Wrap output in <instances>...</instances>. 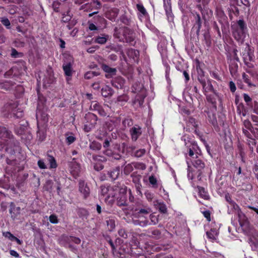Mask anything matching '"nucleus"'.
I'll return each mask as SVG.
<instances>
[{"mask_svg": "<svg viewBox=\"0 0 258 258\" xmlns=\"http://www.w3.org/2000/svg\"><path fill=\"white\" fill-rule=\"evenodd\" d=\"M133 91L137 93L133 103L135 104L137 102H138L139 106L141 107L142 106L144 103V100L146 97L145 89L143 85L140 84H135L133 86Z\"/></svg>", "mask_w": 258, "mask_h": 258, "instance_id": "1", "label": "nucleus"}, {"mask_svg": "<svg viewBox=\"0 0 258 258\" xmlns=\"http://www.w3.org/2000/svg\"><path fill=\"white\" fill-rule=\"evenodd\" d=\"M238 218L239 224L242 231L245 234L249 235L252 230V227L250 226L249 222L244 215H241L240 214L238 213Z\"/></svg>", "mask_w": 258, "mask_h": 258, "instance_id": "2", "label": "nucleus"}, {"mask_svg": "<svg viewBox=\"0 0 258 258\" xmlns=\"http://www.w3.org/2000/svg\"><path fill=\"white\" fill-rule=\"evenodd\" d=\"M122 33L126 42L132 43L134 41L135 33L133 30L127 27H124L122 28Z\"/></svg>", "mask_w": 258, "mask_h": 258, "instance_id": "3", "label": "nucleus"}, {"mask_svg": "<svg viewBox=\"0 0 258 258\" xmlns=\"http://www.w3.org/2000/svg\"><path fill=\"white\" fill-rule=\"evenodd\" d=\"M19 149V142L13 140L7 143L6 151L11 155H14Z\"/></svg>", "mask_w": 258, "mask_h": 258, "instance_id": "4", "label": "nucleus"}, {"mask_svg": "<svg viewBox=\"0 0 258 258\" xmlns=\"http://www.w3.org/2000/svg\"><path fill=\"white\" fill-rule=\"evenodd\" d=\"M79 191L84 195V199L87 198L90 193V190L87 183L83 180H80L79 183Z\"/></svg>", "mask_w": 258, "mask_h": 258, "instance_id": "5", "label": "nucleus"}, {"mask_svg": "<svg viewBox=\"0 0 258 258\" xmlns=\"http://www.w3.org/2000/svg\"><path fill=\"white\" fill-rule=\"evenodd\" d=\"M102 69L107 74L105 75L106 78H110L113 75H115L117 72L115 68H112L105 64H102L101 66Z\"/></svg>", "mask_w": 258, "mask_h": 258, "instance_id": "6", "label": "nucleus"}, {"mask_svg": "<svg viewBox=\"0 0 258 258\" xmlns=\"http://www.w3.org/2000/svg\"><path fill=\"white\" fill-rule=\"evenodd\" d=\"M13 135L6 127L0 126V139H11Z\"/></svg>", "mask_w": 258, "mask_h": 258, "instance_id": "7", "label": "nucleus"}, {"mask_svg": "<svg viewBox=\"0 0 258 258\" xmlns=\"http://www.w3.org/2000/svg\"><path fill=\"white\" fill-rule=\"evenodd\" d=\"M90 109L97 111L98 113L101 115H103L105 114V112L102 106L96 101H93L91 103Z\"/></svg>", "mask_w": 258, "mask_h": 258, "instance_id": "8", "label": "nucleus"}, {"mask_svg": "<svg viewBox=\"0 0 258 258\" xmlns=\"http://www.w3.org/2000/svg\"><path fill=\"white\" fill-rule=\"evenodd\" d=\"M233 35L237 40H243L245 36V30L236 29L233 32Z\"/></svg>", "mask_w": 258, "mask_h": 258, "instance_id": "9", "label": "nucleus"}, {"mask_svg": "<svg viewBox=\"0 0 258 258\" xmlns=\"http://www.w3.org/2000/svg\"><path fill=\"white\" fill-rule=\"evenodd\" d=\"M130 132L132 136V139L134 141H136L139 137L142 134L140 127L137 128L136 127H133L131 129Z\"/></svg>", "mask_w": 258, "mask_h": 258, "instance_id": "10", "label": "nucleus"}, {"mask_svg": "<svg viewBox=\"0 0 258 258\" xmlns=\"http://www.w3.org/2000/svg\"><path fill=\"white\" fill-rule=\"evenodd\" d=\"M62 68L64 72V74L68 77H71L73 74L72 64L71 62L64 63Z\"/></svg>", "mask_w": 258, "mask_h": 258, "instance_id": "11", "label": "nucleus"}, {"mask_svg": "<svg viewBox=\"0 0 258 258\" xmlns=\"http://www.w3.org/2000/svg\"><path fill=\"white\" fill-rule=\"evenodd\" d=\"M86 118L87 120H90V125L91 127H94L96 124L98 118L97 116L92 113H88L86 114Z\"/></svg>", "mask_w": 258, "mask_h": 258, "instance_id": "12", "label": "nucleus"}, {"mask_svg": "<svg viewBox=\"0 0 258 258\" xmlns=\"http://www.w3.org/2000/svg\"><path fill=\"white\" fill-rule=\"evenodd\" d=\"M113 91L108 86H105L101 89V94L104 97H108L112 95Z\"/></svg>", "mask_w": 258, "mask_h": 258, "instance_id": "13", "label": "nucleus"}, {"mask_svg": "<svg viewBox=\"0 0 258 258\" xmlns=\"http://www.w3.org/2000/svg\"><path fill=\"white\" fill-rule=\"evenodd\" d=\"M117 205L119 207L127 206L126 203V197L125 195H121L117 198Z\"/></svg>", "mask_w": 258, "mask_h": 258, "instance_id": "14", "label": "nucleus"}, {"mask_svg": "<svg viewBox=\"0 0 258 258\" xmlns=\"http://www.w3.org/2000/svg\"><path fill=\"white\" fill-rule=\"evenodd\" d=\"M119 173V168L116 167L115 169H113L112 170L108 172V175L109 177L111 178L112 180H115L116 179Z\"/></svg>", "mask_w": 258, "mask_h": 258, "instance_id": "15", "label": "nucleus"}, {"mask_svg": "<svg viewBox=\"0 0 258 258\" xmlns=\"http://www.w3.org/2000/svg\"><path fill=\"white\" fill-rule=\"evenodd\" d=\"M51 152V151H48L47 153V160L49 161L50 164V168H55L57 167V164L56 162V160L55 158L51 155H50L49 153Z\"/></svg>", "mask_w": 258, "mask_h": 258, "instance_id": "16", "label": "nucleus"}, {"mask_svg": "<svg viewBox=\"0 0 258 258\" xmlns=\"http://www.w3.org/2000/svg\"><path fill=\"white\" fill-rule=\"evenodd\" d=\"M77 214L79 217L83 220L86 219L89 215L88 211L83 208H80L78 209Z\"/></svg>", "mask_w": 258, "mask_h": 258, "instance_id": "17", "label": "nucleus"}, {"mask_svg": "<svg viewBox=\"0 0 258 258\" xmlns=\"http://www.w3.org/2000/svg\"><path fill=\"white\" fill-rule=\"evenodd\" d=\"M27 125L28 123L27 122L24 124H20V126L15 128L17 134L19 135H22L24 131L27 128Z\"/></svg>", "mask_w": 258, "mask_h": 258, "instance_id": "18", "label": "nucleus"}, {"mask_svg": "<svg viewBox=\"0 0 258 258\" xmlns=\"http://www.w3.org/2000/svg\"><path fill=\"white\" fill-rule=\"evenodd\" d=\"M107 35H102L101 36H98L96 38L95 41L98 43L103 44L106 43L107 41Z\"/></svg>", "mask_w": 258, "mask_h": 258, "instance_id": "19", "label": "nucleus"}, {"mask_svg": "<svg viewBox=\"0 0 258 258\" xmlns=\"http://www.w3.org/2000/svg\"><path fill=\"white\" fill-rule=\"evenodd\" d=\"M24 113L22 110L18 109L13 111L12 116L16 118H20L23 116Z\"/></svg>", "mask_w": 258, "mask_h": 258, "instance_id": "20", "label": "nucleus"}, {"mask_svg": "<svg viewBox=\"0 0 258 258\" xmlns=\"http://www.w3.org/2000/svg\"><path fill=\"white\" fill-rule=\"evenodd\" d=\"M107 225L109 231H112L115 227V221L113 219H109L106 221Z\"/></svg>", "mask_w": 258, "mask_h": 258, "instance_id": "21", "label": "nucleus"}, {"mask_svg": "<svg viewBox=\"0 0 258 258\" xmlns=\"http://www.w3.org/2000/svg\"><path fill=\"white\" fill-rule=\"evenodd\" d=\"M62 237L64 238L65 240H69L72 242H74V243L76 244H80L81 242V240L80 238L73 237V236H70L69 237L68 236L62 235Z\"/></svg>", "mask_w": 258, "mask_h": 258, "instance_id": "22", "label": "nucleus"}, {"mask_svg": "<svg viewBox=\"0 0 258 258\" xmlns=\"http://www.w3.org/2000/svg\"><path fill=\"white\" fill-rule=\"evenodd\" d=\"M193 165L195 167L199 168L200 169H203L205 167L204 163L200 159L195 160Z\"/></svg>", "mask_w": 258, "mask_h": 258, "instance_id": "23", "label": "nucleus"}, {"mask_svg": "<svg viewBox=\"0 0 258 258\" xmlns=\"http://www.w3.org/2000/svg\"><path fill=\"white\" fill-rule=\"evenodd\" d=\"M10 213L14 215V217H16L18 214H20V207H15V206H11V209L10 210Z\"/></svg>", "mask_w": 258, "mask_h": 258, "instance_id": "24", "label": "nucleus"}, {"mask_svg": "<svg viewBox=\"0 0 258 258\" xmlns=\"http://www.w3.org/2000/svg\"><path fill=\"white\" fill-rule=\"evenodd\" d=\"M136 211H138V214L142 215H147L152 212L151 208L149 207H146L144 209H139L138 210H136Z\"/></svg>", "mask_w": 258, "mask_h": 258, "instance_id": "25", "label": "nucleus"}, {"mask_svg": "<svg viewBox=\"0 0 258 258\" xmlns=\"http://www.w3.org/2000/svg\"><path fill=\"white\" fill-rule=\"evenodd\" d=\"M196 21L195 24L194 25V26L193 27L195 28H198V29H200L202 25V22L201 17L199 14H197L196 17Z\"/></svg>", "mask_w": 258, "mask_h": 258, "instance_id": "26", "label": "nucleus"}, {"mask_svg": "<svg viewBox=\"0 0 258 258\" xmlns=\"http://www.w3.org/2000/svg\"><path fill=\"white\" fill-rule=\"evenodd\" d=\"M204 40L207 46L209 47L211 46V37L208 32H205L204 34Z\"/></svg>", "mask_w": 258, "mask_h": 258, "instance_id": "27", "label": "nucleus"}, {"mask_svg": "<svg viewBox=\"0 0 258 258\" xmlns=\"http://www.w3.org/2000/svg\"><path fill=\"white\" fill-rule=\"evenodd\" d=\"M133 170V167L132 164H128L126 165L123 170L124 173L125 175L129 174Z\"/></svg>", "mask_w": 258, "mask_h": 258, "instance_id": "28", "label": "nucleus"}, {"mask_svg": "<svg viewBox=\"0 0 258 258\" xmlns=\"http://www.w3.org/2000/svg\"><path fill=\"white\" fill-rule=\"evenodd\" d=\"M120 21L125 25H129L131 23V20L125 15H122L120 18Z\"/></svg>", "mask_w": 258, "mask_h": 258, "instance_id": "29", "label": "nucleus"}, {"mask_svg": "<svg viewBox=\"0 0 258 258\" xmlns=\"http://www.w3.org/2000/svg\"><path fill=\"white\" fill-rule=\"evenodd\" d=\"M2 23L6 27L7 29L11 28V23L9 20L6 17L2 18L1 20Z\"/></svg>", "mask_w": 258, "mask_h": 258, "instance_id": "30", "label": "nucleus"}, {"mask_svg": "<svg viewBox=\"0 0 258 258\" xmlns=\"http://www.w3.org/2000/svg\"><path fill=\"white\" fill-rule=\"evenodd\" d=\"M69 133H66V136L67 137V143L70 145L76 140V138L73 136H69Z\"/></svg>", "mask_w": 258, "mask_h": 258, "instance_id": "31", "label": "nucleus"}, {"mask_svg": "<svg viewBox=\"0 0 258 258\" xmlns=\"http://www.w3.org/2000/svg\"><path fill=\"white\" fill-rule=\"evenodd\" d=\"M151 237L159 239L160 237L161 232L160 230L156 229L152 231Z\"/></svg>", "mask_w": 258, "mask_h": 258, "instance_id": "32", "label": "nucleus"}, {"mask_svg": "<svg viewBox=\"0 0 258 258\" xmlns=\"http://www.w3.org/2000/svg\"><path fill=\"white\" fill-rule=\"evenodd\" d=\"M137 8L138 10L144 16L147 15V12L142 5L137 4Z\"/></svg>", "mask_w": 258, "mask_h": 258, "instance_id": "33", "label": "nucleus"}, {"mask_svg": "<svg viewBox=\"0 0 258 258\" xmlns=\"http://www.w3.org/2000/svg\"><path fill=\"white\" fill-rule=\"evenodd\" d=\"M131 176L133 177V181L136 184L139 183L140 178L141 177L140 175H137L135 172H134L131 175Z\"/></svg>", "mask_w": 258, "mask_h": 258, "instance_id": "34", "label": "nucleus"}, {"mask_svg": "<svg viewBox=\"0 0 258 258\" xmlns=\"http://www.w3.org/2000/svg\"><path fill=\"white\" fill-rule=\"evenodd\" d=\"M238 25L239 26L238 28H237V29H241V30H244L246 29V27L245 24V22L243 20H239L237 22Z\"/></svg>", "mask_w": 258, "mask_h": 258, "instance_id": "35", "label": "nucleus"}, {"mask_svg": "<svg viewBox=\"0 0 258 258\" xmlns=\"http://www.w3.org/2000/svg\"><path fill=\"white\" fill-rule=\"evenodd\" d=\"M159 211L162 213H166L167 212V208L166 206L161 203H159L158 206Z\"/></svg>", "mask_w": 258, "mask_h": 258, "instance_id": "36", "label": "nucleus"}, {"mask_svg": "<svg viewBox=\"0 0 258 258\" xmlns=\"http://www.w3.org/2000/svg\"><path fill=\"white\" fill-rule=\"evenodd\" d=\"M90 147L93 150H99L101 149V145L98 143H92L90 145Z\"/></svg>", "mask_w": 258, "mask_h": 258, "instance_id": "37", "label": "nucleus"}, {"mask_svg": "<svg viewBox=\"0 0 258 258\" xmlns=\"http://www.w3.org/2000/svg\"><path fill=\"white\" fill-rule=\"evenodd\" d=\"M0 187L6 189H8L10 187V186L7 183L6 181L3 179H0Z\"/></svg>", "mask_w": 258, "mask_h": 258, "instance_id": "38", "label": "nucleus"}, {"mask_svg": "<svg viewBox=\"0 0 258 258\" xmlns=\"http://www.w3.org/2000/svg\"><path fill=\"white\" fill-rule=\"evenodd\" d=\"M104 21V19L99 15H96L93 17V20L92 21L93 22L97 23V22H102Z\"/></svg>", "mask_w": 258, "mask_h": 258, "instance_id": "39", "label": "nucleus"}, {"mask_svg": "<svg viewBox=\"0 0 258 258\" xmlns=\"http://www.w3.org/2000/svg\"><path fill=\"white\" fill-rule=\"evenodd\" d=\"M225 199L226 200L231 203L233 206V208L236 209V208H239L238 206L237 205L235 204L234 203H233L232 201H231V198L230 197V196H229V194H227L225 195Z\"/></svg>", "mask_w": 258, "mask_h": 258, "instance_id": "40", "label": "nucleus"}, {"mask_svg": "<svg viewBox=\"0 0 258 258\" xmlns=\"http://www.w3.org/2000/svg\"><path fill=\"white\" fill-rule=\"evenodd\" d=\"M150 183L153 185L154 187H157V179L153 176H151L149 177V178Z\"/></svg>", "mask_w": 258, "mask_h": 258, "instance_id": "41", "label": "nucleus"}, {"mask_svg": "<svg viewBox=\"0 0 258 258\" xmlns=\"http://www.w3.org/2000/svg\"><path fill=\"white\" fill-rule=\"evenodd\" d=\"M118 233L119 235L121 237H122L123 238H127V234L123 229H120L118 230Z\"/></svg>", "mask_w": 258, "mask_h": 258, "instance_id": "42", "label": "nucleus"}, {"mask_svg": "<svg viewBox=\"0 0 258 258\" xmlns=\"http://www.w3.org/2000/svg\"><path fill=\"white\" fill-rule=\"evenodd\" d=\"M150 218L151 222L153 223V224H154V225L156 224L158 222V218L154 214H151L150 215Z\"/></svg>", "mask_w": 258, "mask_h": 258, "instance_id": "43", "label": "nucleus"}, {"mask_svg": "<svg viewBox=\"0 0 258 258\" xmlns=\"http://www.w3.org/2000/svg\"><path fill=\"white\" fill-rule=\"evenodd\" d=\"M49 221L53 224H56L58 222L57 218L55 215H51L49 216Z\"/></svg>", "mask_w": 258, "mask_h": 258, "instance_id": "44", "label": "nucleus"}, {"mask_svg": "<svg viewBox=\"0 0 258 258\" xmlns=\"http://www.w3.org/2000/svg\"><path fill=\"white\" fill-rule=\"evenodd\" d=\"M127 145L125 143H122L121 145V152L123 154L126 153L127 154Z\"/></svg>", "mask_w": 258, "mask_h": 258, "instance_id": "45", "label": "nucleus"}, {"mask_svg": "<svg viewBox=\"0 0 258 258\" xmlns=\"http://www.w3.org/2000/svg\"><path fill=\"white\" fill-rule=\"evenodd\" d=\"M128 99V97L126 95L119 96L117 97V101L118 102H126Z\"/></svg>", "mask_w": 258, "mask_h": 258, "instance_id": "46", "label": "nucleus"}, {"mask_svg": "<svg viewBox=\"0 0 258 258\" xmlns=\"http://www.w3.org/2000/svg\"><path fill=\"white\" fill-rule=\"evenodd\" d=\"M145 149H140L136 152L135 155L136 157H140L145 153Z\"/></svg>", "mask_w": 258, "mask_h": 258, "instance_id": "47", "label": "nucleus"}, {"mask_svg": "<svg viewBox=\"0 0 258 258\" xmlns=\"http://www.w3.org/2000/svg\"><path fill=\"white\" fill-rule=\"evenodd\" d=\"M118 12H119V10L116 8H114V9L111 10V11L110 12V15H111L112 17H113V18H115L117 16V15L118 14Z\"/></svg>", "mask_w": 258, "mask_h": 258, "instance_id": "48", "label": "nucleus"}, {"mask_svg": "<svg viewBox=\"0 0 258 258\" xmlns=\"http://www.w3.org/2000/svg\"><path fill=\"white\" fill-rule=\"evenodd\" d=\"M105 238L107 240H108L110 245L111 246L112 249L113 250H115L116 249V247L113 243V242H112V240L111 239L110 237H109V236L108 235H106L105 236Z\"/></svg>", "mask_w": 258, "mask_h": 258, "instance_id": "49", "label": "nucleus"}, {"mask_svg": "<svg viewBox=\"0 0 258 258\" xmlns=\"http://www.w3.org/2000/svg\"><path fill=\"white\" fill-rule=\"evenodd\" d=\"M3 234L6 237H8L11 241H14V239L15 237V236L11 234L10 232H6L4 233Z\"/></svg>", "mask_w": 258, "mask_h": 258, "instance_id": "50", "label": "nucleus"}, {"mask_svg": "<svg viewBox=\"0 0 258 258\" xmlns=\"http://www.w3.org/2000/svg\"><path fill=\"white\" fill-rule=\"evenodd\" d=\"M243 125L246 129L251 130V124L248 120H245L243 121Z\"/></svg>", "mask_w": 258, "mask_h": 258, "instance_id": "51", "label": "nucleus"}, {"mask_svg": "<svg viewBox=\"0 0 258 258\" xmlns=\"http://www.w3.org/2000/svg\"><path fill=\"white\" fill-rule=\"evenodd\" d=\"M243 98L247 104L249 105L250 103H251V98L246 94H244Z\"/></svg>", "mask_w": 258, "mask_h": 258, "instance_id": "52", "label": "nucleus"}, {"mask_svg": "<svg viewBox=\"0 0 258 258\" xmlns=\"http://www.w3.org/2000/svg\"><path fill=\"white\" fill-rule=\"evenodd\" d=\"M103 167V165L100 163H96L94 166V169L97 171L101 170Z\"/></svg>", "mask_w": 258, "mask_h": 258, "instance_id": "53", "label": "nucleus"}, {"mask_svg": "<svg viewBox=\"0 0 258 258\" xmlns=\"http://www.w3.org/2000/svg\"><path fill=\"white\" fill-rule=\"evenodd\" d=\"M38 165L40 169H46V166L42 160H39L38 161Z\"/></svg>", "mask_w": 258, "mask_h": 258, "instance_id": "54", "label": "nucleus"}, {"mask_svg": "<svg viewBox=\"0 0 258 258\" xmlns=\"http://www.w3.org/2000/svg\"><path fill=\"white\" fill-rule=\"evenodd\" d=\"M242 78L244 81V82L248 84V86H252V84L250 83L249 80L248 79V76L247 75L245 74V73H243L242 74Z\"/></svg>", "mask_w": 258, "mask_h": 258, "instance_id": "55", "label": "nucleus"}, {"mask_svg": "<svg viewBox=\"0 0 258 258\" xmlns=\"http://www.w3.org/2000/svg\"><path fill=\"white\" fill-rule=\"evenodd\" d=\"M101 194L103 196L106 195L109 190L108 188L105 186H101Z\"/></svg>", "mask_w": 258, "mask_h": 258, "instance_id": "56", "label": "nucleus"}, {"mask_svg": "<svg viewBox=\"0 0 258 258\" xmlns=\"http://www.w3.org/2000/svg\"><path fill=\"white\" fill-rule=\"evenodd\" d=\"M247 56L248 57V58L246 57H243L244 61L246 64L248 63L247 60L251 61L252 59V57L249 52L247 53Z\"/></svg>", "mask_w": 258, "mask_h": 258, "instance_id": "57", "label": "nucleus"}, {"mask_svg": "<svg viewBox=\"0 0 258 258\" xmlns=\"http://www.w3.org/2000/svg\"><path fill=\"white\" fill-rule=\"evenodd\" d=\"M229 87H230V91L232 92H234L236 90V86H235V84L232 82V81H230V83H229Z\"/></svg>", "mask_w": 258, "mask_h": 258, "instance_id": "58", "label": "nucleus"}, {"mask_svg": "<svg viewBox=\"0 0 258 258\" xmlns=\"http://www.w3.org/2000/svg\"><path fill=\"white\" fill-rule=\"evenodd\" d=\"M59 6V3L55 2L52 4V8L54 11L58 12V8Z\"/></svg>", "mask_w": 258, "mask_h": 258, "instance_id": "59", "label": "nucleus"}, {"mask_svg": "<svg viewBox=\"0 0 258 258\" xmlns=\"http://www.w3.org/2000/svg\"><path fill=\"white\" fill-rule=\"evenodd\" d=\"M203 214L205 217L207 219L208 221H211L210 212L209 211H206L203 212Z\"/></svg>", "mask_w": 258, "mask_h": 258, "instance_id": "60", "label": "nucleus"}, {"mask_svg": "<svg viewBox=\"0 0 258 258\" xmlns=\"http://www.w3.org/2000/svg\"><path fill=\"white\" fill-rule=\"evenodd\" d=\"M134 166L136 168H141L142 170L145 169V166L143 164L136 163L134 164Z\"/></svg>", "mask_w": 258, "mask_h": 258, "instance_id": "61", "label": "nucleus"}, {"mask_svg": "<svg viewBox=\"0 0 258 258\" xmlns=\"http://www.w3.org/2000/svg\"><path fill=\"white\" fill-rule=\"evenodd\" d=\"M92 74H93L92 73H91V71L87 72L84 75V78L86 79H90L93 77Z\"/></svg>", "mask_w": 258, "mask_h": 258, "instance_id": "62", "label": "nucleus"}, {"mask_svg": "<svg viewBox=\"0 0 258 258\" xmlns=\"http://www.w3.org/2000/svg\"><path fill=\"white\" fill-rule=\"evenodd\" d=\"M112 157L115 160H119L121 158V155L118 153L113 152Z\"/></svg>", "mask_w": 258, "mask_h": 258, "instance_id": "63", "label": "nucleus"}, {"mask_svg": "<svg viewBox=\"0 0 258 258\" xmlns=\"http://www.w3.org/2000/svg\"><path fill=\"white\" fill-rule=\"evenodd\" d=\"M251 119L255 123V125L258 126V116L253 115L251 116Z\"/></svg>", "mask_w": 258, "mask_h": 258, "instance_id": "64", "label": "nucleus"}]
</instances>
